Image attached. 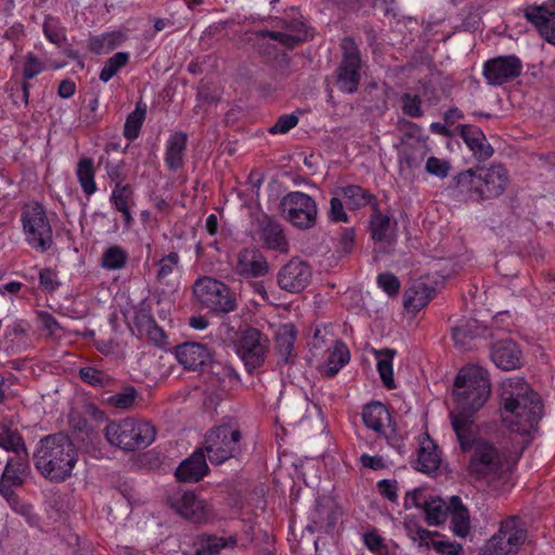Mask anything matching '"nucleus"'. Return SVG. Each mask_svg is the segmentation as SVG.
<instances>
[{"label": "nucleus", "mask_w": 555, "mask_h": 555, "mask_svg": "<svg viewBox=\"0 0 555 555\" xmlns=\"http://www.w3.org/2000/svg\"><path fill=\"white\" fill-rule=\"evenodd\" d=\"M502 421L511 431L528 435L535 430L543 415L540 396L522 377L506 378L500 385Z\"/></svg>", "instance_id": "1"}, {"label": "nucleus", "mask_w": 555, "mask_h": 555, "mask_svg": "<svg viewBox=\"0 0 555 555\" xmlns=\"http://www.w3.org/2000/svg\"><path fill=\"white\" fill-rule=\"evenodd\" d=\"M508 170L501 164L475 166L455 175L449 189L456 198L481 203L502 196L509 185Z\"/></svg>", "instance_id": "2"}, {"label": "nucleus", "mask_w": 555, "mask_h": 555, "mask_svg": "<svg viewBox=\"0 0 555 555\" xmlns=\"http://www.w3.org/2000/svg\"><path fill=\"white\" fill-rule=\"evenodd\" d=\"M33 460L41 476L62 482L72 476L78 462V451L67 435L57 433L38 441Z\"/></svg>", "instance_id": "3"}, {"label": "nucleus", "mask_w": 555, "mask_h": 555, "mask_svg": "<svg viewBox=\"0 0 555 555\" xmlns=\"http://www.w3.org/2000/svg\"><path fill=\"white\" fill-rule=\"evenodd\" d=\"M491 383L486 369L469 364L463 366L455 376L453 397L456 410L474 414L488 401Z\"/></svg>", "instance_id": "4"}, {"label": "nucleus", "mask_w": 555, "mask_h": 555, "mask_svg": "<svg viewBox=\"0 0 555 555\" xmlns=\"http://www.w3.org/2000/svg\"><path fill=\"white\" fill-rule=\"evenodd\" d=\"M467 453L466 470L474 480L492 483L509 469L506 453L486 438H479Z\"/></svg>", "instance_id": "5"}, {"label": "nucleus", "mask_w": 555, "mask_h": 555, "mask_svg": "<svg viewBox=\"0 0 555 555\" xmlns=\"http://www.w3.org/2000/svg\"><path fill=\"white\" fill-rule=\"evenodd\" d=\"M21 222L25 242L31 249L44 254L52 248L53 228L42 204L39 202L25 204L21 212Z\"/></svg>", "instance_id": "6"}, {"label": "nucleus", "mask_w": 555, "mask_h": 555, "mask_svg": "<svg viewBox=\"0 0 555 555\" xmlns=\"http://www.w3.org/2000/svg\"><path fill=\"white\" fill-rule=\"evenodd\" d=\"M528 538L525 522L512 515L501 520L498 531L479 548L478 555H517Z\"/></svg>", "instance_id": "7"}, {"label": "nucleus", "mask_w": 555, "mask_h": 555, "mask_svg": "<svg viewBox=\"0 0 555 555\" xmlns=\"http://www.w3.org/2000/svg\"><path fill=\"white\" fill-rule=\"evenodd\" d=\"M193 297L202 308L216 313H229L237 307L235 294L230 287L211 276H202L194 282Z\"/></svg>", "instance_id": "8"}, {"label": "nucleus", "mask_w": 555, "mask_h": 555, "mask_svg": "<svg viewBox=\"0 0 555 555\" xmlns=\"http://www.w3.org/2000/svg\"><path fill=\"white\" fill-rule=\"evenodd\" d=\"M241 439L238 427L222 424L207 431L203 450L211 464L220 465L240 454Z\"/></svg>", "instance_id": "9"}, {"label": "nucleus", "mask_w": 555, "mask_h": 555, "mask_svg": "<svg viewBox=\"0 0 555 555\" xmlns=\"http://www.w3.org/2000/svg\"><path fill=\"white\" fill-rule=\"evenodd\" d=\"M29 474L28 451H24L8 459L0 479V494L20 514H28L30 506L20 503L13 488L23 486Z\"/></svg>", "instance_id": "10"}, {"label": "nucleus", "mask_w": 555, "mask_h": 555, "mask_svg": "<svg viewBox=\"0 0 555 555\" xmlns=\"http://www.w3.org/2000/svg\"><path fill=\"white\" fill-rule=\"evenodd\" d=\"M284 218L299 230H309L317 224L318 206L308 194L299 191L288 192L281 201Z\"/></svg>", "instance_id": "11"}, {"label": "nucleus", "mask_w": 555, "mask_h": 555, "mask_svg": "<svg viewBox=\"0 0 555 555\" xmlns=\"http://www.w3.org/2000/svg\"><path fill=\"white\" fill-rule=\"evenodd\" d=\"M278 25L285 29L284 31L260 30L258 36L266 39L278 41L283 47L292 50L298 44L313 38V28L309 25L307 18L298 12L286 14L279 18Z\"/></svg>", "instance_id": "12"}, {"label": "nucleus", "mask_w": 555, "mask_h": 555, "mask_svg": "<svg viewBox=\"0 0 555 555\" xmlns=\"http://www.w3.org/2000/svg\"><path fill=\"white\" fill-rule=\"evenodd\" d=\"M341 50L343 59L336 69V83L341 92L351 94L358 91L360 85L362 60L352 38L343 39Z\"/></svg>", "instance_id": "13"}, {"label": "nucleus", "mask_w": 555, "mask_h": 555, "mask_svg": "<svg viewBox=\"0 0 555 555\" xmlns=\"http://www.w3.org/2000/svg\"><path fill=\"white\" fill-rule=\"evenodd\" d=\"M268 351L269 339L258 328L247 327L241 332L236 341V353L249 373L263 365Z\"/></svg>", "instance_id": "14"}, {"label": "nucleus", "mask_w": 555, "mask_h": 555, "mask_svg": "<svg viewBox=\"0 0 555 555\" xmlns=\"http://www.w3.org/2000/svg\"><path fill=\"white\" fill-rule=\"evenodd\" d=\"M170 506L178 515L193 524H207L215 517L210 504L192 491L176 493L170 498Z\"/></svg>", "instance_id": "15"}, {"label": "nucleus", "mask_w": 555, "mask_h": 555, "mask_svg": "<svg viewBox=\"0 0 555 555\" xmlns=\"http://www.w3.org/2000/svg\"><path fill=\"white\" fill-rule=\"evenodd\" d=\"M522 63L516 55H504L488 60L483 64V77L491 86H502L519 77Z\"/></svg>", "instance_id": "16"}, {"label": "nucleus", "mask_w": 555, "mask_h": 555, "mask_svg": "<svg viewBox=\"0 0 555 555\" xmlns=\"http://www.w3.org/2000/svg\"><path fill=\"white\" fill-rule=\"evenodd\" d=\"M254 238L268 250L281 254L289 251V243L282 224L268 215L258 219Z\"/></svg>", "instance_id": "17"}, {"label": "nucleus", "mask_w": 555, "mask_h": 555, "mask_svg": "<svg viewBox=\"0 0 555 555\" xmlns=\"http://www.w3.org/2000/svg\"><path fill=\"white\" fill-rule=\"evenodd\" d=\"M312 270L310 266L299 258H292L278 273L279 286L288 293H300L311 282Z\"/></svg>", "instance_id": "18"}, {"label": "nucleus", "mask_w": 555, "mask_h": 555, "mask_svg": "<svg viewBox=\"0 0 555 555\" xmlns=\"http://www.w3.org/2000/svg\"><path fill=\"white\" fill-rule=\"evenodd\" d=\"M105 437L111 444L125 451H134L139 446V427L134 418L111 422L105 428Z\"/></svg>", "instance_id": "19"}, {"label": "nucleus", "mask_w": 555, "mask_h": 555, "mask_svg": "<svg viewBox=\"0 0 555 555\" xmlns=\"http://www.w3.org/2000/svg\"><path fill=\"white\" fill-rule=\"evenodd\" d=\"M269 271V263L258 248H243L237 254L235 272L245 279L264 276Z\"/></svg>", "instance_id": "20"}, {"label": "nucleus", "mask_w": 555, "mask_h": 555, "mask_svg": "<svg viewBox=\"0 0 555 555\" xmlns=\"http://www.w3.org/2000/svg\"><path fill=\"white\" fill-rule=\"evenodd\" d=\"M457 129L460 130L461 138L478 162H486L492 157L494 150L479 127L460 125Z\"/></svg>", "instance_id": "21"}, {"label": "nucleus", "mask_w": 555, "mask_h": 555, "mask_svg": "<svg viewBox=\"0 0 555 555\" xmlns=\"http://www.w3.org/2000/svg\"><path fill=\"white\" fill-rule=\"evenodd\" d=\"M524 16L537 28L542 38L555 44V11L542 5H528L524 9Z\"/></svg>", "instance_id": "22"}, {"label": "nucleus", "mask_w": 555, "mask_h": 555, "mask_svg": "<svg viewBox=\"0 0 555 555\" xmlns=\"http://www.w3.org/2000/svg\"><path fill=\"white\" fill-rule=\"evenodd\" d=\"M490 357L498 367L505 371L521 366V351L517 344L511 339H503L493 344Z\"/></svg>", "instance_id": "23"}, {"label": "nucleus", "mask_w": 555, "mask_h": 555, "mask_svg": "<svg viewBox=\"0 0 555 555\" xmlns=\"http://www.w3.org/2000/svg\"><path fill=\"white\" fill-rule=\"evenodd\" d=\"M176 357L180 364L189 370H198L210 363L209 349L198 343H184L176 349Z\"/></svg>", "instance_id": "24"}, {"label": "nucleus", "mask_w": 555, "mask_h": 555, "mask_svg": "<svg viewBox=\"0 0 555 555\" xmlns=\"http://www.w3.org/2000/svg\"><path fill=\"white\" fill-rule=\"evenodd\" d=\"M206 454L203 449H197L193 454L181 462L176 469V477L182 482H197L208 473Z\"/></svg>", "instance_id": "25"}, {"label": "nucleus", "mask_w": 555, "mask_h": 555, "mask_svg": "<svg viewBox=\"0 0 555 555\" xmlns=\"http://www.w3.org/2000/svg\"><path fill=\"white\" fill-rule=\"evenodd\" d=\"M473 414L462 413L461 411H452L450 413L452 428L456 435L461 451L467 453L475 442L479 440L474 429V422L470 420Z\"/></svg>", "instance_id": "26"}, {"label": "nucleus", "mask_w": 555, "mask_h": 555, "mask_svg": "<svg viewBox=\"0 0 555 555\" xmlns=\"http://www.w3.org/2000/svg\"><path fill=\"white\" fill-rule=\"evenodd\" d=\"M362 420L369 429L383 436L391 423V415L385 404L374 401L363 408Z\"/></svg>", "instance_id": "27"}, {"label": "nucleus", "mask_w": 555, "mask_h": 555, "mask_svg": "<svg viewBox=\"0 0 555 555\" xmlns=\"http://www.w3.org/2000/svg\"><path fill=\"white\" fill-rule=\"evenodd\" d=\"M297 331L294 324H283L275 333V352L279 357V362L287 364L293 361L295 354V340Z\"/></svg>", "instance_id": "28"}, {"label": "nucleus", "mask_w": 555, "mask_h": 555, "mask_svg": "<svg viewBox=\"0 0 555 555\" xmlns=\"http://www.w3.org/2000/svg\"><path fill=\"white\" fill-rule=\"evenodd\" d=\"M435 288L424 282H414L403 295V306L409 312L416 313L433 299Z\"/></svg>", "instance_id": "29"}, {"label": "nucleus", "mask_w": 555, "mask_h": 555, "mask_svg": "<svg viewBox=\"0 0 555 555\" xmlns=\"http://www.w3.org/2000/svg\"><path fill=\"white\" fill-rule=\"evenodd\" d=\"M450 529L460 538H465L470 532V517L467 507L460 496L453 495L449 501Z\"/></svg>", "instance_id": "30"}, {"label": "nucleus", "mask_w": 555, "mask_h": 555, "mask_svg": "<svg viewBox=\"0 0 555 555\" xmlns=\"http://www.w3.org/2000/svg\"><path fill=\"white\" fill-rule=\"evenodd\" d=\"M441 463L438 447L428 435L420 440L418 457L415 468L420 472L430 474L436 472Z\"/></svg>", "instance_id": "31"}, {"label": "nucleus", "mask_w": 555, "mask_h": 555, "mask_svg": "<svg viewBox=\"0 0 555 555\" xmlns=\"http://www.w3.org/2000/svg\"><path fill=\"white\" fill-rule=\"evenodd\" d=\"M188 137L184 132H175L166 143L165 164L170 171H177L184 164Z\"/></svg>", "instance_id": "32"}, {"label": "nucleus", "mask_w": 555, "mask_h": 555, "mask_svg": "<svg viewBox=\"0 0 555 555\" xmlns=\"http://www.w3.org/2000/svg\"><path fill=\"white\" fill-rule=\"evenodd\" d=\"M487 328L482 326L477 320H465L457 324L452 332V338L456 347L461 349H469L473 347V341L481 336H485Z\"/></svg>", "instance_id": "33"}, {"label": "nucleus", "mask_w": 555, "mask_h": 555, "mask_svg": "<svg viewBox=\"0 0 555 555\" xmlns=\"http://www.w3.org/2000/svg\"><path fill=\"white\" fill-rule=\"evenodd\" d=\"M401 145L402 147L399 152L400 167L408 170L420 168L429 152L427 143H423V141L421 143L401 141Z\"/></svg>", "instance_id": "34"}, {"label": "nucleus", "mask_w": 555, "mask_h": 555, "mask_svg": "<svg viewBox=\"0 0 555 555\" xmlns=\"http://www.w3.org/2000/svg\"><path fill=\"white\" fill-rule=\"evenodd\" d=\"M338 194L346 199L347 206L350 209H359L367 205L374 206L377 204L375 195L361 185L350 184L339 188Z\"/></svg>", "instance_id": "35"}, {"label": "nucleus", "mask_w": 555, "mask_h": 555, "mask_svg": "<svg viewBox=\"0 0 555 555\" xmlns=\"http://www.w3.org/2000/svg\"><path fill=\"white\" fill-rule=\"evenodd\" d=\"M392 225L395 227L396 222L392 223L390 217L383 215L375 204L370 220L372 238L377 242L390 243L393 240Z\"/></svg>", "instance_id": "36"}, {"label": "nucleus", "mask_w": 555, "mask_h": 555, "mask_svg": "<svg viewBox=\"0 0 555 555\" xmlns=\"http://www.w3.org/2000/svg\"><path fill=\"white\" fill-rule=\"evenodd\" d=\"M350 360V352L346 344L341 340H335L324 367L326 377H334L339 370Z\"/></svg>", "instance_id": "37"}, {"label": "nucleus", "mask_w": 555, "mask_h": 555, "mask_svg": "<svg viewBox=\"0 0 555 555\" xmlns=\"http://www.w3.org/2000/svg\"><path fill=\"white\" fill-rule=\"evenodd\" d=\"M0 448L14 454L27 451L21 434L5 422H0Z\"/></svg>", "instance_id": "38"}, {"label": "nucleus", "mask_w": 555, "mask_h": 555, "mask_svg": "<svg viewBox=\"0 0 555 555\" xmlns=\"http://www.w3.org/2000/svg\"><path fill=\"white\" fill-rule=\"evenodd\" d=\"M124 40L125 35L120 31L105 33L91 37L89 39V49L96 54L108 53L119 47Z\"/></svg>", "instance_id": "39"}, {"label": "nucleus", "mask_w": 555, "mask_h": 555, "mask_svg": "<svg viewBox=\"0 0 555 555\" xmlns=\"http://www.w3.org/2000/svg\"><path fill=\"white\" fill-rule=\"evenodd\" d=\"M424 514L428 525L437 526L446 521L449 514V503L447 504L438 496H431L428 501H424Z\"/></svg>", "instance_id": "40"}, {"label": "nucleus", "mask_w": 555, "mask_h": 555, "mask_svg": "<svg viewBox=\"0 0 555 555\" xmlns=\"http://www.w3.org/2000/svg\"><path fill=\"white\" fill-rule=\"evenodd\" d=\"M76 175L83 193L90 196L95 193L94 166L91 158H81L77 164Z\"/></svg>", "instance_id": "41"}, {"label": "nucleus", "mask_w": 555, "mask_h": 555, "mask_svg": "<svg viewBox=\"0 0 555 555\" xmlns=\"http://www.w3.org/2000/svg\"><path fill=\"white\" fill-rule=\"evenodd\" d=\"M396 354V350L393 349H382L376 351V356L378 358L377 361V371L379 376L388 389H395L396 384L393 380V370H392V359Z\"/></svg>", "instance_id": "42"}, {"label": "nucleus", "mask_w": 555, "mask_h": 555, "mask_svg": "<svg viewBox=\"0 0 555 555\" xmlns=\"http://www.w3.org/2000/svg\"><path fill=\"white\" fill-rule=\"evenodd\" d=\"M227 545V539L223 537L202 534L194 542V555H217Z\"/></svg>", "instance_id": "43"}, {"label": "nucleus", "mask_w": 555, "mask_h": 555, "mask_svg": "<svg viewBox=\"0 0 555 555\" xmlns=\"http://www.w3.org/2000/svg\"><path fill=\"white\" fill-rule=\"evenodd\" d=\"M145 304L141 302V327L145 325L146 334L151 341L157 347H165L167 345V335L165 331L158 326L149 313H145Z\"/></svg>", "instance_id": "44"}, {"label": "nucleus", "mask_w": 555, "mask_h": 555, "mask_svg": "<svg viewBox=\"0 0 555 555\" xmlns=\"http://www.w3.org/2000/svg\"><path fill=\"white\" fill-rule=\"evenodd\" d=\"M137 398V389L132 386H126L121 389V391L109 396L106 399V404L111 408L126 411L135 404Z\"/></svg>", "instance_id": "45"}, {"label": "nucleus", "mask_w": 555, "mask_h": 555, "mask_svg": "<svg viewBox=\"0 0 555 555\" xmlns=\"http://www.w3.org/2000/svg\"><path fill=\"white\" fill-rule=\"evenodd\" d=\"M129 61V54L127 52H117L112 57H109L101 73H100V79L103 82H107L112 77H114L117 72L127 65Z\"/></svg>", "instance_id": "46"}, {"label": "nucleus", "mask_w": 555, "mask_h": 555, "mask_svg": "<svg viewBox=\"0 0 555 555\" xmlns=\"http://www.w3.org/2000/svg\"><path fill=\"white\" fill-rule=\"evenodd\" d=\"M180 257L177 253L172 251L167 256H164L157 262L156 279L159 283L168 284L169 276L173 273V270L178 267Z\"/></svg>", "instance_id": "47"}, {"label": "nucleus", "mask_w": 555, "mask_h": 555, "mask_svg": "<svg viewBox=\"0 0 555 555\" xmlns=\"http://www.w3.org/2000/svg\"><path fill=\"white\" fill-rule=\"evenodd\" d=\"M79 376L82 382L95 387H105L112 382V377L107 373L91 366L81 367Z\"/></svg>", "instance_id": "48"}, {"label": "nucleus", "mask_w": 555, "mask_h": 555, "mask_svg": "<svg viewBox=\"0 0 555 555\" xmlns=\"http://www.w3.org/2000/svg\"><path fill=\"white\" fill-rule=\"evenodd\" d=\"M401 108L404 115L412 118H420L424 115L422 109V99L417 94L409 92L402 93L400 96Z\"/></svg>", "instance_id": "49"}, {"label": "nucleus", "mask_w": 555, "mask_h": 555, "mask_svg": "<svg viewBox=\"0 0 555 555\" xmlns=\"http://www.w3.org/2000/svg\"><path fill=\"white\" fill-rule=\"evenodd\" d=\"M127 254L118 246L109 247L102 256V266L108 270H117L125 266Z\"/></svg>", "instance_id": "50"}, {"label": "nucleus", "mask_w": 555, "mask_h": 555, "mask_svg": "<svg viewBox=\"0 0 555 555\" xmlns=\"http://www.w3.org/2000/svg\"><path fill=\"white\" fill-rule=\"evenodd\" d=\"M131 196V191L128 186H124L121 189H116L113 192V201L114 204L120 212H122L125 221L129 223L131 221V216L129 211V199Z\"/></svg>", "instance_id": "51"}, {"label": "nucleus", "mask_w": 555, "mask_h": 555, "mask_svg": "<svg viewBox=\"0 0 555 555\" xmlns=\"http://www.w3.org/2000/svg\"><path fill=\"white\" fill-rule=\"evenodd\" d=\"M425 169L428 173L443 179L448 177L451 164L447 159L430 156L426 160Z\"/></svg>", "instance_id": "52"}, {"label": "nucleus", "mask_w": 555, "mask_h": 555, "mask_svg": "<svg viewBox=\"0 0 555 555\" xmlns=\"http://www.w3.org/2000/svg\"><path fill=\"white\" fill-rule=\"evenodd\" d=\"M377 285L382 288L389 297H395L400 291L399 279L389 272L380 273L377 275Z\"/></svg>", "instance_id": "53"}, {"label": "nucleus", "mask_w": 555, "mask_h": 555, "mask_svg": "<svg viewBox=\"0 0 555 555\" xmlns=\"http://www.w3.org/2000/svg\"><path fill=\"white\" fill-rule=\"evenodd\" d=\"M60 285L57 273L53 269L44 268L39 272V287L43 292L53 293Z\"/></svg>", "instance_id": "54"}, {"label": "nucleus", "mask_w": 555, "mask_h": 555, "mask_svg": "<svg viewBox=\"0 0 555 555\" xmlns=\"http://www.w3.org/2000/svg\"><path fill=\"white\" fill-rule=\"evenodd\" d=\"M43 33L49 41L55 44H62L65 41V34L59 23L49 17L43 24Z\"/></svg>", "instance_id": "55"}, {"label": "nucleus", "mask_w": 555, "mask_h": 555, "mask_svg": "<svg viewBox=\"0 0 555 555\" xmlns=\"http://www.w3.org/2000/svg\"><path fill=\"white\" fill-rule=\"evenodd\" d=\"M299 118L295 114H285L278 118L276 122L269 128L270 133H286L297 126Z\"/></svg>", "instance_id": "56"}, {"label": "nucleus", "mask_w": 555, "mask_h": 555, "mask_svg": "<svg viewBox=\"0 0 555 555\" xmlns=\"http://www.w3.org/2000/svg\"><path fill=\"white\" fill-rule=\"evenodd\" d=\"M124 134L131 141L139 137V102L135 103L134 109L126 120Z\"/></svg>", "instance_id": "57"}, {"label": "nucleus", "mask_w": 555, "mask_h": 555, "mask_svg": "<svg viewBox=\"0 0 555 555\" xmlns=\"http://www.w3.org/2000/svg\"><path fill=\"white\" fill-rule=\"evenodd\" d=\"M43 70V64L42 62L35 56L34 54L29 53L26 56L25 66L23 76L25 79H33L37 75H39Z\"/></svg>", "instance_id": "58"}, {"label": "nucleus", "mask_w": 555, "mask_h": 555, "mask_svg": "<svg viewBox=\"0 0 555 555\" xmlns=\"http://www.w3.org/2000/svg\"><path fill=\"white\" fill-rule=\"evenodd\" d=\"M336 339H333V337H328V333L325 330L315 328L313 337L310 341L311 348L315 350H323L331 348V345H334V341Z\"/></svg>", "instance_id": "59"}, {"label": "nucleus", "mask_w": 555, "mask_h": 555, "mask_svg": "<svg viewBox=\"0 0 555 555\" xmlns=\"http://www.w3.org/2000/svg\"><path fill=\"white\" fill-rule=\"evenodd\" d=\"M438 532H433L427 529L418 528L415 530L413 540L418 542L420 546H425L427 548L434 550V544L438 542L437 539Z\"/></svg>", "instance_id": "60"}, {"label": "nucleus", "mask_w": 555, "mask_h": 555, "mask_svg": "<svg viewBox=\"0 0 555 555\" xmlns=\"http://www.w3.org/2000/svg\"><path fill=\"white\" fill-rule=\"evenodd\" d=\"M409 129L404 132L401 141L413 143H427L428 137L425 134L423 128L414 122H408Z\"/></svg>", "instance_id": "61"}, {"label": "nucleus", "mask_w": 555, "mask_h": 555, "mask_svg": "<svg viewBox=\"0 0 555 555\" xmlns=\"http://www.w3.org/2000/svg\"><path fill=\"white\" fill-rule=\"evenodd\" d=\"M434 551L441 555H461L463 546L456 542L439 540L434 544Z\"/></svg>", "instance_id": "62"}, {"label": "nucleus", "mask_w": 555, "mask_h": 555, "mask_svg": "<svg viewBox=\"0 0 555 555\" xmlns=\"http://www.w3.org/2000/svg\"><path fill=\"white\" fill-rule=\"evenodd\" d=\"M330 219L335 222H347L348 216L345 212L343 202L339 197H332L330 202Z\"/></svg>", "instance_id": "63"}, {"label": "nucleus", "mask_w": 555, "mask_h": 555, "mask_svg": "<svg viewBox=\"0 0 555 555\" xmlns=\"http://www.w3.org/2000/svg\"><path fill=\"white\" fill-rule=\"evenodd\" d=\"M363 541L365 546L372 552L382 553L386 548L384 539L376 531L366 532L363 535Z\"/></svg>", "instance_id": "64"}]
</instances>
